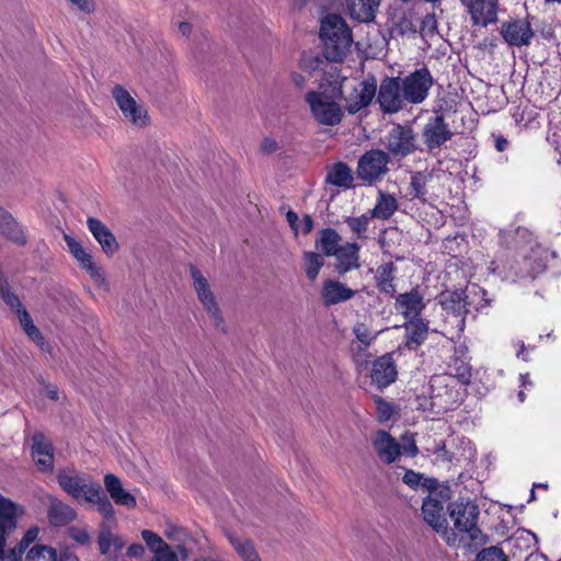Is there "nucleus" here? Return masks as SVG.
Returning <instances> with one entry per match:
<instances>
[{"mask_svg": "<svg viewBox=\"0 0 561 561\" xmlns=\"http://www.w3.org/2000/svg\"><path fill=\"white\" fill-rule=\"evenodd\" d=\"M59 486L78 502L91 503L98 512L107 520H113L114 507L101 485L82 474H70L60 471L57 474Z\"/></svg>", "mask_w": 561, "mask_h": 561, "instance_id": "obj_1", "label": "nucleus"}, {"mask_svg": "<svg viewBox=\"0 0 561 561\" xmlns=\"http://www.w3.org/2000/svg\"><path fill=\"white\" fill-rule=\"evenodd\" d=\"M319 34L328 60L341 61L346 57L353 44V33L340 14L329 13L323 16Z\"/></svg>", "mask_w": 561, "mask_h": 561, "instance_id": "obj_2", "label": "nucleus"}, {"mask_svg": "<svg viewBox=\"0 0 561 561\" xmlns=\"http://www.w3.org/2000/svg\"><path fill=\"white\" fill-rule=\"evenodd\" d=\"M486 290L480 286L472 285L466 290H447L440 294L439 301L443 309L447 313H451L457 318V327L460 331L465 328V317L469 312L468 306L474 302V299H480L477 310H482L490 306V300L486 298Z\"/></svg>", "mask_w": 561, "mask_h": 561, "instance_id": "obj_3", "label": "nucleus"}, {"mask_svg": "<svg viewBox=\"0 0 561 561\" xmlns=\"http://www.w3.org/2000/svg\"><path fill=\"white\" fill-rule=\"evenodd\" d=\"M305 101L309 105L312 117L320 125L335 126L341 123L343 110L327 90H311L306 93Z\"/></svg>", "mask_w": 561, "mask_h": 561, "instance_id": "obj_4", "label": "nucleus"}, {"mask_svg": "<svg viewBox=\"0 0 561 561\" xmlns=\"http://www.w3.org/2000/svg\"><path fill=\"white\" fill-rule=\"evenodd\" d=\"M538 250H533V254L522 255V260H506L505 262H492L491 271L499 273L504 278L516 282L519 278H534L545 270L543 262L538 257Z\"/></svg>", "mask_w": 561, "mask_h": 561, "instance_id": "obj_5", "label": "nucleus"}, {"mask_svg": "<svg viewBox=\"0 0 561 561\" xmlns=\"http://www.w3.org/2000/svg\"><path fill=\"white\" fill-rule=\"evenodd\" d=\"M422 515L424 522L436 533L440 534L448 546H456L458 543L457 534L448 528L444 503L436 495H428L424 499Z\"/></svg>", "mask_w": 561, "mask_h": 561, "instance_id": "obj_6", "label": "nucleus"}, {"mask_svg": "<svg viewBox=\"0 0 561 561\" xmlns=\"http://www.w3.org/2000/svg\"><path fill=\"white\" fill-rule=\"evenodd\" d=\"M190 274L198 301L203 305L209 318L214 321L215 327L225 331V320L216 296L211 290L209 280L194 265L190 266Z\"/></svg>", "mask_w": 561, "mask_h": 561, "instance_id": "obj_7", "label": "nucleus"}, {"mask_svg": "<svg viewBox=\"0 0 561 561\" xmlns=\"http://www.w3.org/2000/svg\"><path fill=\"white\" fill-rule=\"evenodd\" d=\"M480 511L472 501H456L450 505V517L454 520L455 528L466 533L471 541H477L482 536L477 526Z\"/></svg>", "mask_w": 561, "mask_h": 561, "instance_id": "obj_8", "label": "nucleus"}, {"mask_svg": "<svg viewBox=\"0 0 561 561\" xmlns=\"http://www.w3.org/2000/svg\"><path fill=\"white\" fill-rule=\"evenodd\" d=\"M112 96L121 110L124 119L137 128L149 125L150 118L147 108L122 85L112 89Z\"/></svg>", "mask_w": 561, "mask_h": 561, "instance_id": "obj_9", "label": "nucleus"}, {"mask_svg": "<svg viewBox=\"0 0 561 561\" xmlns=\"http://www.w3.org/2000/svg\"><path fill=\"white\" fill-rule=\"evenodd\" d=\"M401 84L407 103L421 104L427 99L434 79L431 71L422 67L401 78Z\"/></svg>", "mask_w": 561, "mask_h": 561, "instance_id": "obj_10", "label": "nucleus"}, {"mask_svg": "<svg viewBox=\"0 0 561 561\" xmlns=\"http://www.w3.org/2000/svg\"><path fill=\"white\" fill-rule=\"evenodd\" d=\"M373 446L378 457L386 463L394 462L400 455L415 456L417 447L413 439L400 445L388 432L378 431L373 438Z\"/></svg>", "mask_w": 561, "mask_h": 561, "instance_id": "obj_11", "label": "nucleus"}, {"mask_svg": "<svg viewBox=\"0 0 561 561\" xmlns=\"http://www.w3.org/2000/svg\"><path fill=\"white\" fill-rule=\"evenodd\" d=\"M377 101L383 113L393 114L401 111L407 102L403 96L401 78L386 77L379 85Z\"/></svg>", "mask_w": 561, "mask_h": 561, "instance_id": "obj_12", "label": "nucleus"}, {"mask_svg": "<svg viewBox=\"0 0 561 561\" xmlns=\"http://www.w3.org/2000/svg\"><path fill=\"white\" fill-rule=\"evenodd\" d=\"M64 240L67 244L68 251L77 260L80 267L90 275L96 285H105L106 278L104 273L101 267L94 263L92 254L82 245V243L67 233L64 234Z\"/></svg>", "mask_w": 561, "mask_h": 561, "instance_id": "obj_13", "label": "nucleus"}, {"mask_svg": "<svg viewBox=\"0 0 561 561\" xmlns=\"http://www.w3.org/2000/svg\"><path fill=\"white\" fill-rule=\"evenodd\" d=\"M376 93L377 84L374 79L352 84L351 92L344 96L346 111L350 114H356L371 103Z\"/></svg>", "mask_w": 561, "mask_h": 561, "instance_id": "obj_14", "label": "nucleus"}, {"mask_svg": "<svg viewBox=\"0 0 561 561\" xmlns=\"http://www.w3.org/2000/svg\"><path fill=\"white\" fill-rule=\"evenodd\" d=\"M388 154L381 150H370L358 161L357 174L360 179L373 182L387 172Z\"/></svg>", "mask_w": 561, "mask_h": 561, "instance_id": "obj_15", "label": "nucleus"}, {"mask_svg": "<svg viewBox=\"0 0 561 561\" xmlns=\"http://www.w3.org/2000/svg\"><path fill=\"white\" fill-rule=\"evenodd\" d=\"M472 25L485 27L497 20V0H460Z\"/></svg>", "mask_w": 561, "mask_h": 561, "instance_id": "obj_16", "label": "nucleus"}, {"mask_svg": "<svg viewBox=\"0 0 561 561\" xmlns=\"http://www.w3.org/2000/svg\"><path fill=\"white\" fill-rule=\"evenodd\" d=\"M424 144L430 150L439 149L448 141L453 133L445 123L443 115L432 116L427 119L422 131Z\"/></svg>", "mask_w": 561, "mask_h": 561, "instance_id": "obj_17", "label": "nucleus"}, {"mask_svg": "<svg viewBox=\"0 0 561 561\" xmlns=\"http://www.w3.org/2000/svg\"><path fill=\"white\" fill-rule=\"evenodd\" d=\"M387 148L394 156H408L415 149L414 134L410 127L396 125L386 138Z\"/></svg>", "mask_w": 561, "mask_h": 561, "instance_id": "obj_18", "label": "nucleus"}, {"mask_svg": "<svg viewBox=\"0 0 561 561\" xmlns=\"http://www.w3.org/2000/svg\"><path fill=\"white\" fill-rule=\"evenodd\" d=\"M501 34L508 45L516 47L529 45L534 37L530 24L524 20L504 22L501 26Z\"/></svg>", "mask_w": 561, "mask_h": 561, "instance_id": "obj_19", "label": "nucleus"}, {"mask_svg": "<svg viewBox=\"0 0 561 561\" xmlns=\"http://www.w3.org/2000/svg\"><path fill=\"white\" fill-rule=\"evenodd\" d=\"M32 440V457L38 470L51 472L54 470L55 460L51 442L41 433L35 434Z\"/></svg>", "mask_w": 561, "mask_h": 561, "instance_id": "obj_20", "label": "nucleus"}, {"mask_svg": "<svg viewBox=\"0 0 561 561\" xmlns=\"http://www.w3.org/2000/svg\"><path fill=\"white\" fill-rule=\"evenodd\" d=\"M397 367L390 354H385L374 360L370 371L371 382L378 388H386L397 379Z\"/></svg>", "mask_w": 561, "mask_h": 561, "instance_id": "obj_21", "label": "nucleus"}, {"mask_svg": "<svg viewBox=\"0 0 561 561\" xmlns=\"http://www.w3.org/2000/svg\"><path fill=\"white\" fill-rule=\"evenodd\" d=\"M87 226L94 239L101 245L102 251L112 256L118 250V242L112 231L98 218L89 217Z\"/></svg>", "mask_w": 561, "mask_h": 561, "instance_id": "obj_22", "label": "nucleus"}, {"mask_svg": "<svg viewBox=\"0 0 561 561\" xmlns=\"http://www.w3.org/2000/svg\"><path fill=\"white\" fill-rule=\"evenodd\" d=\"M424 307L423 296L416 289H413L410 293L400 294L396 299L397 310L409 320L419 319L417 317Z\"/></svg>", "mask_w": 561, "mask_h": 561, "instance_id": "obj_23", "label": "nucleus"}, {"mask_svg": "<svg viewBox=\"0 0 561 561\" xmlns=\"http://www.w3.org/2000/svg\"><path fill=\"white\" fill-rule=\"evenodd\" d=\"M77 517V512L57 497H48L47 518L51 526H65Z\"/></svg>", "mask_w": 561, "mask_h": 561, "instance_id": "obj_24", "label": "nucleus"}, {"mask_svg": "<svg viewBox=\"0 0 561 561\" xmlns=\"http://www.w3.org/2000/svg\"><path fill=\"white\" fill-rule=\"evenodd\" d=\"M380 7V0H347L350 16L360 23L373 22Z\"/></svg>", "mask_w": 561, "mask_h": 561, "instance_id": "obj_25", "label": "nucleus"}, {"mask_svg": "<svg viewBox=\"0 0 561 561\" xmlns=\"http://www.w3.org/2000/svg\"><path fill=\"white\" fill-rule=\"evenodd\" d=\"M356 291L337 280L323 283L321 297L327 306L337 305L352 299Z\"/></svg>", "mask_w": 561, "mask_h": 561, "instance_id": "obj_26", "label": "nucleus"}, {"mask_svg": "<svg viewBox=\"0 0 561 561\" xmlns=\"http://www.w3.org/2000/svg\"><path fill=\"white\" fill-rule=\"evenodd\" d=\"M104 485L115 504L127 508L136 507L135 496L123 488L121 480L115 474H105Z\"/></svg>", "mask_w": 561, "mask_h": 561, "instance_id": "obj_27", "label": "nucleus"}, {"mask_svg": "<svg viewBox=\"0 0 561 561\" xmlns=\"http://www.w3.org/2000/svg\"><path fill=\"white\" fill-rule=\"evenodd\" d=\"M358 252L359 245L355 242H347L340 247L337 252L333 255L336 256L337 260L336 271L339 274H345L359 267Z\"/></svg>", "mask_w": 561, "mask_h": 561, "instance_id": "obj_28", "label": "nucleus"}, {"mask_svg": "<svg viewBox=\"0 0 561 561\" xmlns=\"http://www.w3.org/2000/svg\"><path fill=\"white\" fill-rule=\"evenodd\" d=\"M0 233L15 243L24 244L26 242V237L20 224L2 207H0Z\"/></svg>", "mask_w": 561, "mask_h": 561, "instance_id": "obj_29", "label": "nucleus"}, {"mask_svg": "<svg viewBox=\"0 0 561 561\" xmlns=\"http://www.w3.org/2000/svg\"><path fill=\"white\" fill-rule=\"evenodd\" d=\"M23 512L21 506L0 494V529L8 533L14 530L16 527V517L23 514Z\"/></svg>", "mask_w": 561, "mask_h": 561, "instance_id": "obj_30", "label": "nucleus"}, {"mask_svg": "<svg viewBox=\"0 0 561 561\" xmlns=\"http://www.w3.org/2000/svg\"><path fill=\"white\" fill-rule=\"evenodd\" d=\"M398 209V201L391 194L378 192L376 205L368 211L371 218L380 220L389 219Z\"/></svg>", "mask_w": 561, "mask_h": 561, "instance_id": "obj_31", "label": "nucleus"}, {"mask_svg": "<svg viewBox=\"0 0 561 561\" xmlns=\"http://www.w3.org/2000/svg\"><path fill=\"white\" fill-rule=\"evenodd\" d=\"M98 543L100 552L107 554L112 549L121 550L125 545V540L121 536L113 534L111 525L104 522L100 527Z\"/></svg>", "mask_w": 561, "mask_h": 561, "instance_id": "obj_32", "label": "nucleus"}, {"mask_svg": "<svg viewBox=\"0 0 561 561\" xmlns=\"http://www.w3.org/2000/svg\"><path fill=\"white\" fill-rule=\"evenodd\" d=\"M428 333V325L422 319L410 320L405 325V344L409 348H415L422 344Z\"/></svg>", "mask_w": 561, "mask_h": 561, "instance_id": "obj_33", "label": "nucleus"}, {"mask_svg": "<svg viewBox=\"0 0 561 561\" xmlns=\"http://www.w3.org/2000/svg\"><path fill=\"white\" fill-rule=\"evenodd\" d=\"M396 271L397 267L392 262L381 264L377 267L375 274L376 286L381 293L388 295H393L396 293L393 284Z\"/></svg>", "mask_w": 561, "mask_h": 561, "instance_id": "obj_34", "label": "nucleus"}, {"mask_svg": "<svg viewBox=\"0 0 561 561\" xmlns=\"http://www.w3.org/2000/svg\"><path fill=\"white\" fill-rule=\"evenodd\" d=\"M340 242V234L334 229L327 228L319 232L316 244L327 256H333L341 247Z\"/></svg>", "mask_w": 561, "mask_h": 561, "instance_id": "obj_35", "label": "nucleus"}, {"mask_svg": "<svg viewBox=\"0 0 561 561\" xmlns=\"http://www.w3.org/2000/svg\"><path fill=\"white\" fill-rule=\"evenodd\" d=\"M327 182L335 186L348 188L353 183L352 170L345 163H335L328 171Z\"/></svg>", "mask_w": 561, "mask_h": 561, "instance_id": "obj_36", "label": "nucleus"}, {"mask_svg": "<svg viewBox=\"0 0 561 561\" xmlns=\"http://www.w3.org/2000/svg\"><path fill=\"white\" fill-rule=\"evenodd\" d=\"M229 541L244 561H261L252 542L248 539H241L233 535L229 536Z\"/></svg>", "mask_w": 561, "mask_h": 561, "instance_id": "obj_37", "label": "nucleus"}, {"mask_svg": "<svg viewBox=\"0 0 561 561\" xmlns=\"http://www.w3.org/2000/svg\"><path fill=\"white\" fill-rule=\"evenodd\" d=\"M432 175L426 172H416L411 178L410 195L412 198L425 199L426 185L431 181Z\"/></svg>", "mask_w": 561, "mask_h": 561, "instance_id": "obj_38", "label": "nucleus"}, {"mask_svg": "<svg viewBox=\"0 0 561 561\" xmlns=\"http://www.w3.org/2000/svg\"><path fill=\"white\" fill-rule=\"evenodd\" d=\"M370 219V215L366 213L358 217H346L344 221L357 239H366Z\"/></svg>", "mask_w": 561, "mask_h": 561, "instance_id": "obj_39", "label": "nucleus"}, {"mask_svg": "<svg viewBox=\"0 0 561 561\" xmlns=\"http://www.w3.org/2000/svg\"><path fill=\"white\" fill-rule=\"evenodd\" d=\"M0 297L3 300V302L12 311H15V310L20 309L21 307H23L19 296L12 290V287L10 286L8 280L3 277L1 272H0Z\"/></svg>", "mask_w": 561, "mask_h": 561, "instance_id": "obj_40", "label": "nucleus"}, {"mask_svg": "<svg viewBox=\"0 0 561 561\" xmlns=\"http://www.w3.org/2000/svg\"><path fill=\"white\" fill-rule=\"evenodd\" d=\"M304 261L307 277L310 280H314L318 277L319 272L324 264L323 257L316 252H306L304 254Z\"/></svg>", "mask_w": 561, "mask_h": 561, "instance_id": "obj_41", "label": "nucleus"}, {"mask_svg": "<svg viewBox=\"0 0 561 561\" xmlns=\"http://www.w3.org/2000/svg\"><path fill=\"white\" fill-rule=\"evenodd\" d=\"M56 553L50 547L36 545L26 553L25 561H54Z\"/></svg>", "mask_w": 561, "mask_h": 561, "instance_id": "obj_42", "label": "nucleus"}, {"mask_svg": "<svg viewBox=\"0 0 561 561\" xmlns=\"http://www.w3.org/2000/svg\"><path fill=\"white\" fill-rule=\"evenodd\" d=\"M477 561H507V558L501 548L492 546L480 551Z\"/></svg>", "mask_w": 561, "mask_h": 561, "instance_id": "obj_43", "label": "nucleus"}, {"mask_svg": "<svg viewBox=\"0 0 561 561\" xmlns=\"http://www.w3.org/2000/svg\"><path fill=\"white\" fill-rule=\"evenodd\" d=\"M353 332L358 342H360V344L364 347H368L375 340V336L371 334L370 330L364 323H357L353 328Z\"/></svg>", "mask_w": 561, "mask_h": 561, "instance_id": "obj_44", "label": "nucleus"}, {"mask_svg": "<svg viewBox=\"0 0 561 561\" xmlns=\"http://www.w3.org/2000/svg\"><path fill=\"white\" fill-rule=\"evenodd\" d=\"M376 414L380 422H387L390 420L393 413V408L390 403L386 402L380 397L375 399Z\"/></svg>", "mask_w": 561, "mask_h": 561, "instance_id": "obj_45", "label": "nucleus"}, {"mask_svg": "<svg viewBox=\"0 0 561 561\" xmlns=\"http://www.w3.org/2000/svg\"><path fill=\"white\" fill-rule=\"evenodd\" d=\"M38 534L39 529L37 527H32L24 534L18 547L14 548L19 552V554L22 556L24 550L36 540Z\"/></svg>", "mask_w": 561, "mask_h": 561, "instance_id": "obj_46", "label": "nucleus"}, {"mask_svg": "<svg viewBox=\"0 0 561 561\" xmlns=\"http://www.w3.org/2000/svg\"><path fill=\"white\" fill-rule=\"evenodd\" d=\"M151 561H178V556L171 550L169 545H162L154 550V556Z\"/></svg>", "mask_w": 561, "mask_h": 561, "instance_id": "obj_47", "label": "nucleus"}, {"mask_svg": "<svg viewBox=\"0 0 561 561\" xmlns=\"http://www.w3.org/2000/svg\"><path fill=\"white\" fill-rule=\"evenodd\" d=\"M141 537L147 543V546L150 548V550L153 552L154 550H157L158 547H162V545H165L162 538L151 530H142Z\"/></svg>", "mask_w": 561, "mask_h": 561, "instance_id": "obj_48", "label": "nucleus"}, {"mask_svg": "<svg viewBox=\"0 0 561 561\" xmlns=\"http://www.w3.org/2000/svg\"><path fill=\"white\" fill-rule=\"evenodd\" d=\"M24 332L28 339L33 341L41 350L46 348L47 345L45 339L35 324H33L31 328H27Z\"/></svg>", "mask_w": 561, "mask_h": 561, "instance_id": "obj_49", "label": "nucleus"}, {"mask_svg": "<svg viewBox=\"0 0 561 561\" xmlns=\"http://www.w3.org/2000/svg\"><path fill=\"white\" fill-rule=\"evenodd\" d=\"M69 536L71 539L81 545H87L90 541V536L85 528L71 527L69 529Z\"/></svg>", "mask_w": 561, "mask_h": 561, "instance_id": "obj_50", "label": "nucleus"}, {"mask_svg": "<svg viewBox=\"0 0 561 561\" xmlns=\"http://www.w3.org/2000/svg\"><path fill=\"white\" fill-rule=\"evenodd\" d=\"M14 312L18 316L20 325L22 327L23 331H25L27 328H31L34 324L32 317L23 307L15 310Z\"/></svg>", "mask_w": 561, "mask_h": 561, "instance_id": "obj_51", "label": "nucleus"}, {"mask_svg": "<svg viewBox=\"0 0 561 561\" xmlns=\"http://www.w3.org/2000/svg\"><path fill=\"white\" fill-rule=\"evenodd\" d=\"M402 480L407 485L417 488L421 484L422 476L413 470H407Z\"/></svg>", "mask_w": 561, "mask_h": 561, "instance_id": "obj_52", "label": "nucleus"}, {"mask_svg": "<svg viewBox=\"0 0 561 561\" xmlns=\"http://www.w3.org/2000/svg\"><path fill=\"white\" fill-rule=\"evenodd\" d=\"M261 149L267 153L274 152L277 149V142L273 138H265L261 144Z\"/></svg>", "mask_w": 561, "mask_h": 561, "instance_id": "obj_53", "label": "nucleus"}, {"mask_svg": "<svg viewBox=\"0 0 561 561\" xmlns=\"http://www.w3.org/2000/svg\"><path fill=\"white\" fill-rule=\"evenodd\" d=\"M145 548L141 543H133L127 549V554L129 557L139 558L144 554Z\"/></svg>", "mask_w": 561, "mask_h": 561, "instance_id": "obj_54", "label": "nucleus"}, {"mask_svg": "<svg viewBox=\"0 0 561 561\" xmlns=\"http://www.w3.org/2000/svg\"><path fill=\"white\" fill-rule=\"evenodd\" d=\"M44 396L49 398L50 400H59V391L56 386L46 385L43 390Z\"/></svg>", "mask_w": 561, "mask_h": 561, "instance_id": "obj_55", "label": "nucleus"}, {"mask_svg": "<svg viewBox=\"0 0 561 561\" xmlns=\"http://www.w3.org/2000/svg\"><path fill=\"white\" fill-rule=\"evenodd\" d=\"M313 229V220L309 215H306L302 219V232L308 234Z\"/></svg>", "mask_w": 561, "mask_h": 561, "instance_id": "obj_56", "label": "nucleus"}, {"mask_svg": "<svg viewBox=\"0 0 561 561\" xmlns=\"http://www.w3.org/2000/svg\"><path fill=\"white\" fill-rule=\"evenodd\" d=\"M21 558V554L13 549L8 556H1L0 561H18Z\"/></svg>", "mask_w": 561, "mask_h": 561, "instance_id": "obj_57", "label": "nucleus"}, {"mask_svg": "<svg viewBox=\"0 0 561 561\" xmlns=\"http://www.w3.org/2000/svg\"><path fill=\"white\" fill-rule=\"evenodd\" d=\"M179 32L183 36H187L192 32V25L188 22H181L179 24Z\"/></svg>", "mask_w": 561, "mask_h": 561, "instance_id": "obj_58", "label": "nucleus"}, {"mask_svg": "<svg viewBox=\"0 0 561 561\" xmlns=\"http://www.w3.org/2000/svg\"><path fill=\"white\" fill-rule=\"evenodd\" d=\"M291 81L297 87H302L305 84V77L300 73H293L291 75Z\"/></svg>", "mask_w": 561, "mask_h": 561, "instance_id": "obj_59", "label": "nucleus"}, {"mask_svg": "<svg viewBox=\"0 0 561 561\" xmlns=\"http://www.w3.org/2000/svg\"><path fill=\"white\" fill-rule=\"evenodd\" d=\"M286 218H287V220H288L289 225L291 226V228H294V229H295V225H296V222H297V221H298V219H299V218H298V215H297L295 211L289 210V211L287 213V215H286Z\"/></svg>", "mask_w": 561, "mask_h": 561, "instance_id": "obj_60", "label": "nucleus"}, {"mask_svg": "<svg viewBox=\"0 0 561 561\" xmlns=\"http://www.w3.org/2000/svg\"><path fill=\"white\" fill-rule=\"evenodd\" d=\"M507 145H508V141H507L505 138L499 137V138L496 139V145H495V146H496V149H497L499 151H503V150H505V149H506V147H507Z\"/></svg>", "mask_w": 561, "mask_h": 561, "instance_id": "obj_61", "label": "nucleus"}, {"mask_svg": "<svg viewBox=\"0 0 561 561\" xmlns=\"http://www.w3.org/2000/svg\"><path fill=\"white\" fill-rule=\"evenodd\" d=\"M8 531L0 529V557L3 554V547L5 543V535Z\"/></svg>", "mask_w": 561, "mask_h": 561, "instance_id": "obj_62", "label": "nucleus"}, {"mask_svg": "<svg viewBox=\"0 0 561 561\" xmlns=\"http://www.w3.org/2000/svg\"><path fill=\"white\" fill-rule=\"evenodd\" d=\"M54 561H77V559L69 554L60 556L59 558L56 556Z\"/></svg>", "mask_w": 561, "mask_h": 561, "instance_id": "obj_63", "label": "nucleus"}, {"mask_svg": "<svg viewBox=\"0 0 561 561\" xmlns=\"http://www.w3.org/2000/svg\"><path fill=\"white\" fill-rule=\"evenodd\" d=\"M459 377L463 382H467L470 377L469 370L465 367L463 370L459 374Z\"/></svg>", "mask_w": 561, "mask_h": 561, "instance_id": "obj_64", "label": "nucleus"}]
</instances>
